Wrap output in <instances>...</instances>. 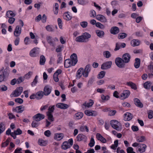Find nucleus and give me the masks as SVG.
<instances>
[{"mask_svg": "<svg viewBox=\"0 0 153 153\" xmlns=\"http://www.w3.org/2000/svg\"><path fill=\"white\" fill-rule=\"evenodd\" d=\"M24 107L20 105L16 107L15 108L13 109V111L17 113H21L24 111Z\"/></svg>", "mask_w": 153, "mask_h": 153, "instance_id": "ddd939ff", "label": "nucleus"}, {"mask_svg": "<svg viewBox=\"0 0 153 153\" xmlns=\"http://www.w3.org/2000/svg\"><path fill=\"white\" fill-rule=\"evenodd\" d=\"M84 39L85 41V42L88 41V39L90 38L91 37V35L88 33L85 32L82 34Z\"/></svg>", "mask_w": 153, "mask_h": 153, "instance_id": "bb28decb", "label": "nucleus"}, {"mask_svg": "<svg viewBox=\"0 0 153 153\" xmlns=\"http://www.w3.org/2000/svg\"><path fill=\"white\" fill-rule=\"evenodd\" d=\"M142 148H139L138 149V151L141 152H143L145 151V149L146 147V145L145 144H142Z\"/></svg>", "mask_w": 153, "mask_h": 153, "instance_id": "37998d69", "label": "nucleus"}, {"mask_svg": "<svg viewBox=\"0 0 153 153\" xmlns=\"http://www.w3.org/2000/svg\"><path fill=\"white\" fill-rule=\"evenodd\" d=\"M110 123L111 126L113 128L117 130L120 129V127L121 126V124L117 121L115 120H112L110 121Z\"/></svg>", "mask_w": 153, "mask_h": 153, "instance_id": "f257e3e1", "label": "nucleus"}, {"mask_svg": "<svg viewBox=\"0 0 153 153\" xmlns=\"http://www.w3.org/2000/svg\"><path fill=\"white\" fill-rule=\"evenodd\" d=\"M96 137L98 140L100 141L102 143H105L106 142V140L100 134L98 133H97L96 134Z\"/></svg>", "mask_w": 153, "mask_h": 153, "instance_id": "f3484780", "label": "nucleus"}, {"mask_svg": "<svg viewBox=\"0 0 153 153\" xmlns=\"http://www.w3.org/2000/svg\"><path fill=\"white\" fill-rule=\"evenodd\" d=\"M134 101L135 104L137 107L140 108H142L143 105V104L140 102V100L137 98L134 99Z\"/></svg>", "mask_w": 153, "mask_h": 153, "instance_id": "a211bd4d", "label": "nucleus"}, {"mask_svg": "<svg viewBox=\"0 0 153 153\" xmlns=\"http://www.w3.org/2000/svg\"><path fill=\"white\" fill-rule=\"evenodd\" d=\"M135 61L134 66L136 68H137L140 67V59L136 58L135 59Z\"/></svg>", "mask_w": 153, "mask_h": 153, "instance_id": "cd10ccee", "label": "nucleus"}, {"mask_svg": "<svg viewBox=\"0 0 153 153\" xmlns=\"http://www.w3.org/2000/svg\"><path fill=\"white\" fill-rule=\"evenodd\" d=\"M131 57V56L129 53H126L123 55L122 58L124 62L126 63L130 61Z\"/></svg>", "mask_w": 153, "mask_h": 153, "instance_id": "20e7f679", "label": "nucleus"}, {"mask_svg": "<svg viewBox=\"0 0 153 153\" xmlns=\"http://www.w3.org/2000/svg\"><path fill=\"white\" fill-rule=\"evenodd\" d=\"M76 138L77 141H79L82 140H85L87 138L85 136L82 134H79L77 136Z\"/></svg>", "mask_w": 153, "mask_h": 153, "instance_id": "6ab92c4d", "label": "nucleus"}, {"mask_svg": "<svg viewBox=\"0 0 153 153\" xmlns=\"http://www.w3.org/2000/svg\"><path fill=\"white\" fill-rule=\"evenodd\" d=\"M96 26L100 28L103 29L105 27L100 22H97L96 24Z\"/></svg>", "mask_w": 153, "mask_h": 153, "instance_id": "3c124183", "label": "nucleus"}, {"mask_svg": "<svg viewBox=\"0 0 153 153\" xmlns=\"http://www.w3.org/2000/svg\"><path fill=\"white\" fill-rule=\"evenodd\" d=\"M76 118L78 119H81L83 116V114L81 112H78L75 114Z\"/></svg>", "mask_w": 153, "mask_h": 153, "instance_id": "4c0bfd02", "label": "nucleus"}, {"mask_svg": "<svg viewBox=\"0 0 153 153\" xmlns=\"http://www.w3.org/2000/svg\"><path fill=\"white\" fill-rule=\"evenodd\" d=\"M43 92L42 91H40L37 92L36 95V98L37 99H40L42 98L43 96Z\"/></svg>", "mask_w": 153, "mask_h": 153, "instance_id": "a878e982", "label": "nucleus"}, {"mask_svg": "<svg viewBox=\"0 0 153 153\" xmlns=\"http://www.w3.org/2000/svg\"><path fill=\"white\" fill-rule=\"evenodd\" d=\"M101 97L102 99V100H108L109 98V96H105L103 94L102 95Z\"/></svg>", "mask_w": 153, "mask_h": 153, "instance_id": "0e129e2a", "label": "nucleus"}, {"mask_svg": "<svg viewBox=\"0 0 153 153\" xmlns=\"http://www.w3.org/2000/svg\"><path fill=\"white\" fill-rule=\"evenodd\" d=\"M71 57L72 65H74L77 62V55L76 54L74 53L71 56Z\"/></svg>", "mask_w": 153, "mask_h": 153, "instance_id": "9d476101", "label": "nucleus"}, {"mask_svg": "<svg viewBox=\"0 0 153 153\" xmlns=\"http://www.w3.org/2000/svg\"><path fill=\"white\" fill-rule=\"evenodd\" d=\"M32 74V72L31 71L29 72L27 74L25 75V77L27 79L29 78Z\"/></svg>", "mask_w": 153, "mask_h": 153, "instance_id": "052dcab7", "label": "nucleus"}, {"mask_svg": "<svg viewBox=\"0 0 153 153\" xmlns=\"http://www.w3.org/2000/svg\"><path fill=\"white\" fill-rule=\"evenodd\" d=\"M119 29L118 27H113L111 28L110 32L112 34H116L119 33Z\"/></svg>", "mask_w": 153, "mask_h": 153, "instance_id": "dca6fc26", "label": "nucleus"}, {"mask_svg": "<svg viewBox=\"0 0 153 153\" xmlns=\"http://www.w3.org/2000/svg\"><path fill=\"white\" fill-rule=\"evenodd\" d=\"M7 89V87L4 85H2L0 86V89L2 91H6Z\"/></svg>", "mask_w": 153, "mask_h": 153, "instance_id": "4d7b16f0", "label": "nucleus"}, {"mask_svg": "<svg viewBox=\"0 0 153 153\" xmlns=\"http://www.w3.org/2000/svg\"><path fill=\"white\" fill-rule=\"evenodd\" d=\"M21 28L19 27V26H17L14 31V35L16 36H19L21 33Z\"/></svg>", "mask_w": 153, "mask_h": 153, "instance_id": "2eb2a0df", "label": "nucleus"}, {"mask_svg": "<svg viewBox=\"0 0 153 153\" xmlns=\"http://www.w3.org/2000/svg\"><path fill=\"white\" fill-rule=\"evenodd\" d=\"M103 55L105 56L107 58H109L111 56L110 53L108 51H105L103 52Z\"/></svg>", "mask_w": 153, "mask_h": 153, "instance_id": "a18cd8bd", "label": "nucleus"}, {"mask_svg": "<svg viewBox=\"0 0 153 153\" xmlns=\"http://www.w3.org/2000/svg\"><path fill=\"white\" fill-rule=\"evenodd\" d=\"M31 126L32 127H36L38 126V124L35 121H33L31 124Z\"/></svg>", "mask_w": 153, "mask_h": 153, "instance_id": "774afa93", "label": "nucleus"}, {"mask_svg": "<svg viewBox=\"0 0 153 153\" xmlns=\"http://www.w3.org/2000/svg\"><path fill=\"white\" fill-rule=\"evenodd\" d=\"M36 49L34 48L31 50L30 51V56L32 57H34L36 56Z\"/></svg>", "mask_w": 153, "mask_h": 153, "instance_id": "79ce46f5", "label": "nucleus"}, {"mask_svg": "<svg viewBox=\"0 0 153 153\" xmlns=\"http://www.w3.org/2000/svg\"><path fill=\"white\" fill-rule=\"evenodd\" d=\"M130 93V91L129 90H125L123 91V93L122 95L120 96V98L122 99H124L128 97L129 96Z\"/></svg>", "mask_w": 153, "mask_h": 153, "instance_id": "1a4fd4ad", "label": "nucleus"}, {"mask_svg": "<svg viewBox=\"0 0 153 153\" xmlns=\"http://www.w3.org/2000/svg\"><path fill=\"white\" fill-rule=\"evenodd\" d=\"M68 12H66L64 13L63 15V17L64 19L66 20H69L71 19V16L68 13Z\"/></svg>", "mask_w": 153, "mask_h": 153, "instance_id": "b1692460", "label": "nucleus"}, {"mask_svg": "<svg viewBox=\"0 0 153 153\" xmlns=\"http://www.w3.org/2000/svg\"><path fill=\"white\" fill-rule=\"evenodd\" d=\"M90 100L91 102L88 103L85 102L83 103V105H84L85 107H90L91 106L94 104V102L91 100Z\"/></svg>", "mask_w": 153, "mask_h": 153, "instance_id": "c9c22d12", "label": "nucleus"}, {"mask_svg": "<svg viewBox=\"0 0 153 153\" xmlns=\"http://www.w3.org/2000/svg\"><path fill=\"white\" fill-rule=\"evenodd\" d=\"M8 71H7V70H5L3 72V75H2L4 79L8 76Z\"/></svg>", "mask_w": 153, "mask_h": 153, "instance_id": "de8ad7c7", "label": "nucleus"}, {"mask_svg": "<svg viewBox=\"0 0 153 153\" xmlns=\"http://www.w3.org/2000/svg\"><path fill=\"white\" fill-rule=\"evenodd\" d=\"M80 25L82 27L85 28L87 26L88 23L86 22H80Z\"/></svg>", "mask_w": 153, "mask_h": 153, "instance_id": "6e6d98bb", "label": "nucleus"}, {"mask_svg": "<svg viewBox=\"0 0 153 153\" xmlns=\"http://www.w3.org/2000/svg\"><path fill=\"white\" fill-rule=\"evenodd\" d=\"M90 65H87L85 67L84 71V72L82 73L83 76L86 77L88 76V74L91 71Z\"/></svg>", "mask_w": 153, "mask_h": 153, "instance_id": "0eeeda50", "label": "nucleus"}, {"mask_svg": "<svg viewBox=\"0 0 153 153\" xmlns=\"http://www.w3.org/2000/svg\"><path fill=\"white\" fill-rule=\"evenodd\" d=\"M124 119L126 120L129 121L132 118V116L131 114L129 113H126L124 114Z\"/></svg>", "mask_w": 153, "mask_h": 153, "instance_id": "412c9836", "label": "nucleus"}, {"mask_svg": "<svg viewBox=\"0 0 153 153\" xmlns=\"http://www.w3.org/2000/svg\"><path fill=\"white\" fill-rule=\"evenodd\" d=\"M148 117L149 119H152L153 117V111L150 110L148 113Z\"/></svg>", "mask_w": 153, "mask_h": 153, "instance_id": "13d9d810", "label": "nucleus"}, {"mask_svg": "<svg viewBox=\"0 0 153 153\" xmlns=\"http://www.w3.org/2000/svg\"><path fill=\"white\" fill-rule=\"evenodd\" d=\"M105 72L104 71L100 72L98 74V78L99 79H101L103 78L105 75Z\"/></svg>", "mask_w": 153, "mask_h": 153, "instance_id": "49530a36", "label": "nucleus"}, {"mask_svg": "<svg viewBox=\"0 0 153 153\" xmlns=\"http://www.w3.org/2000/svg\"><path fill=\"white\" fill-rule=\"evenodd\" d=\"M72 65L71 60L70 59H67L65 60L64 66L65 68H68Z\"/></svg>", "mask_w": 153, "mask_h": 153, "instance_id": "aec40b11", "label": "nucleus"}, {"mask_svg": "<svg viewBox=\"0 0 153 153\" xmlns=\"http://www.w3.org/2000/svg\"><path fill=\"white\" fill-rule=\"evenodd\" d=\"M93 112H94V111H91L89 110H86L85 111V114L88 116H94V115Z\"/></svg>", "mask_w": 153, "mask_h": 153, "instance_id": "ea45409f", "label": "nucleus"}, {"mask_svg": "<svg viewBox=\"0 0 153 153\" xmlns=\"http://www.w3.org/2000/svg\"><path fill=\"white\" fill-rule=\"evenodd\" d=\"M152 84L151 82L147 81L144 83V87L146 89H149L150 88V87Z\"/></svg>", "mask_w": 153, "mask_h": 153, "instance_id": "2f4dec72", "label": "nucleus"}, {"mask_svg": "<svg viewBox=\"0 0 153 153\" xmlns=\"http://www.w3.org/2000/svg\"><path fill=\"white\" fill-rule=\"evenodd\" d=\"M115 63L117 66L120 68H124L126 63L122 58L120 57H117L116 58Z\"/></svg>", "mask_w": 153, "mask_h": 153, "instance_id": "f03ea898", "label": "nucleus"}, {"mask_svg": "<svg viewBox=\"0 0 153 153\" xmlns=\"http://www.w3.org/2000/svg\"><path fill=\"white\" fill-rule=\"evenodd\" d=\"M84 72L83 69L82 68H80L77 71L76 75V79H79L82 75V73Z\"/></svg>", "mask_w": 153, "mask_h": 153, "instance_id": "4468645a", "label": "nucleus"}, {"mask_svg": "<svg viewBox=\"0 0 153 153\" xmlns=\"http://www.w3.org/2000/svg\"><path fill=\"white\" fill-rule=\"evenodd\" d=\"M95 143L94 141L93 137H91L90 143H89V146L90 147H92L94 145Z\"/></svg>", "mask_w": 153, "mask_h": 153, "instance_id": "8fccbe9b", "label": "nucleus"}, {"mask_svg": "<svg viewBox=\"0 0 153 153\" xmlns=\"http://www.w3.org/2000/svg\"><path fill=\"white\" fill-rule=\"evenodd\" d=\"M45 62V57L43 55H42L40 58V64L41 65H44Z\"/></svg>", "mask_w": 153, "mask_h": 153, "instance_id": "7c9ffc66", "label": "nucleus"}, {"mask_svg": "<svg viewBox=\"0 0 153 153\" xmlns=\"http://www.w3.org/2000/svg\"><path fill=\"white\" fill-rule=\"evenodd\" d=\"M133 46L138 45L140 43V41L137 39H133L131 42Z\"/></svg>", "mask_w": 153, "mask_h": 153, "instance_id": "473e14b6", "label": "nucleus"}, {"mask_svg": "<svg viewBox=\"0 0 153 153\" xmlns=\"http://www.w3.org/2000/svg\"><path fill=\"white\" fill-rule=\"evenodd\" d=\"M46 29L48 31H49L52 32L53 31V28L49 25L46 26Z\"/></svg>", "mask_w": 153, "mask_h": 153, "instance_id": "338daca9", "label": "nucleus"}, {"mask_svg": "<svg viewBox=\"0 0 153 153\" xmlns=\"http://www.w3.org/2000/svg\"><path fill=\"white\" fill-rule=\"evenodd\" d=\"M75 41L78 42H85V41L83 38V35L76 37L75 39Z\"/></svg>", "mask_w": 153, "mask_h": 153, "instance_id": "393cba45", "label": "nucleus"}, {"mask_svg": "<svg viewBox=\"0 0 153 153\" xmlns=\"http://www.w3.org/2000/svg\"><path fill=\"white\" fill-rule=\"evenodd\" d=\"M38 144L42 146H45V141L41 139H39L38 141Z\"/></svg>", "mask_w": 153, "mask_h": 153, "instance_id": "bf43d9fd", "label": "nucleus"}, {"mask_svg": "<svg viewBox=\"0 0 153 153\" xmlns=\"http://www.w3.org/2000/svg\"><path fill=\"white\" fill-rule=\"evenodd\" d=\"M116 110H110L109 111L108 113V115L109 116H114V115L116 113Z\"/></svg>", "mask_w": 153, "mask_h": 153, "instance_id": "5fc2aeb1", "label": "nucleus"}, {"mask_svg": "<svg viewBox=\"0 0 153 153\" xmlns=\"http://www.w3.org/2000/svg\"><path fill=\"white\" fill-rule=\"evenodd\" d=\"M127 35L125 33H120L118 35V38L119 39H123L127 36Z\"/></svg>", "mask_w": 153, "mask_h": 153, "instance_id": "58836bf2", "label": "nucleus"}, {"mask_svg": "<svg viewBox=\"0 0 153 153\" xmlns=\"http://www.w3.org/2000/svg\"><path fill=\"white\" fill-rule=\"evenodd\" d=\"M137 141L139 142H142L146 140L145 137L144 136H141L137 137Z\"/></svg>", "mask_w": 153, "mask_h": 153, "instance_id": "72a5a7b5", "label": "nucleus"}, {"mask_svg": "<svg viewBox=\"0 0 153 153\" xmlns=\"http://www.w3.org/2000/svg\"><path fill=\"white\" fill-rule=\"evenodd\" d=\"M118 140H115L114 142V144H113L111 146V148L114 150H115L118 145Z\"/></svg>", "mask_w": 153, "mask_h": 153, "instance_id": "e433bc0d", "label": "nucleus"}, {"mask_svg": "<svg viewBox=\"0 0 153 153\" xmlns=\"http://www.w3.org/2000/svg\"><path fill=\"white\" fill-rule=\"evenodd\" d=\"M126 85L131 87V88L133 89L136 90L137 89L135 84L131 82H127Z\"/></svg>", "mask_w": 153, "mask_h": 153, "instance_id": "c756f323", "label": "nucleus"}, {"mask_svg": "<svg viewBox=\"0 0 153 153\" xmlns=\"http://www.w3.org/2000/svg\"><path fill=\"white\" fill-rule=\"evenodd\" d=\"M9 18L8 22L10 24H12L15 21V19L13 17H8Z\"/></svg>", "mask_w": 153, "mask_h": 153, "instance_id": "680f3d73", "label": "nucleus"}, {"mask_svg": "<svg viewBox=\"0 0 153 153\" xmlns=\"http://www.w3.org/2000/svg\"><path fill=\"white\" fill-rule=\"evenodd\" d=\"M15 102L20 104L22 103L23 102V100L20 98H18L15 99Z\"/></svg>", "mask_w": 153, "mask_h": 153, "instance_id": "e2e57ef3", "label": "nucleus"}, {"mask_svg": "<svg viewBox=\"0 0 153 153\" xmlns=\"http://www.w3.org/2000/svg\"><path fill=\"white\" fill-rule=\"evenodd\" d=\"M96 33L98 36L101 37L103 36L104 33L103 31L97 30L96 31Z\"/></svg>", "mask_w": 153, "mask_h": 153, "instance_id": "f704fd0d", "label": "nucleus"}, {"mask_svg": "<svg viewBox=\"0 0 153 153\" xmlns=\"http://www.w3.org/2000/svg\"><path fill=\"white\" fill-rule=\"evenodd\" d=\"M14 132L16 135H20L22 134V131L20 128H18L16 130L14 131Z\"/></svg>", "mask_w": 153, "mask_h": 153, "instance_id": "864d4df0", "label": "nucleus"}, {"mask_svg": "<svg viewBox=\"0 0 153 153\" xmlns=\"http://www.w3.org/2000/svg\"><path fill=\"white\" fill-rule=\"evenodd\" d=\"M71 147V146L68 144V143L67 141L64 142L62 145V149L65 150Z\"/></svg>", "mask_w": 153, "mask_h": 153, "instance_id": "5701e85b", "label": "nucleus"}, {"mask_svg": "<svg viewBox=\"0 0 153 153\" xmlns=\"http://www.w3.org/2000/svg\"><path fill=\"white\" fill-rule=\"evenodd\" d=\"M33 118L35 121L38 122L41 120L44 119L45 118V116L42 114L38 113L34 116Z\"/></svg>", "mask_w": 153, "mask_h": 153, "instance_id": "39448f33", "label": "nucleus"}, {"mask_svg": "<svg viewBox=\"0 0 153 153\" xmlns=\"http://www.w3.org/2000/svg\"><path fill=\"white\" fill-rule=\"evenodd\" d=\"M54 106L53 105L52 106H50L48 109V111H47V113L48 114V113H52L54 111Z\"/></svg>", "mask_w": 153, "mask_h": 153, "instance_id": "c03bdc74", "label": "nucleus"}, {"mask_svg": "<svg viewBox=\"0 0 153 153\" xmlns=\"http://www.w3.org/2000/svg\"><path fill=\"white\" fill-rule=\"evenodd\" d=\"M63 134L62 133L56 134L54 137V139L57 140H60L63 138Z\"/></svg>", "mask_w": 153, "mask_h": 153, "instance_id": "4be33fe9", "label": "nucleus"}, {"mask_svg": "<svg viewBox=\"0 0 153 153\" xmlns=\"http://www.w3.org/2000/svg\"><path fill=\"white\" fill-rule=\"evenodd\" d=\"M126 150L127 153H135V152L133 151V148L131 147H128Z\"/></svg>", "mask_w": 153, "mask_h": 153, "instance_id": "603ef678", "label": "nucleus"}, {"mask_svg": "<svg viewBox=\"0 0 153 153\" xmlns=\"http://www.w3.org/2000/svg\"><path fill=\"white\" fill-rule=\"evenodd\" d=\"M96 19L97 20L100 21L101 22H107V20L106 18L103 15L98 14L96 16Z\"/></svg>", "mask_w": 153, "mask_h": 153, "instance_id": "6e6552de", "label": "nucleus"}, {"mask_svg": "<svg viewBox=\"0 0 153 153\" xmlns=\"http://www.w3.org/2000/svg\"><path fill=\"white\" fill-rule=\"evenodd\" d=\"M56 106L58 108L65 109L68 108L69 106L67 104H64L63 103H59L56 104Z\"/></svg>", "mask_w": 153, "mask_h": 153, "instance_id": "9b49d317", "label": "nucleus"}, {"mask_svg": "<svg viewBox=\"0 0 153 153\" xmlns=\"http://www.w3.org/2000/svg\"><path fill=\"white\" fill-rule=\"evenodd\" d=\"M47 115L48 117V119L51 121H53L54 120V118L51 113H47Z\"/></svg>", "mask_w": 153, "mask_h": 153, "instance_id": "a19ab883", "label": "nucleus"}, {"mask_svg": "<svg viewBox=\"0 0 153 153\" xmlns=\"http://www.w3.org/2000/svg\"><path fill=\"white\" fill-rule=\"evenodd\" d=\"M112 65L111 61L103 63L101 66V68L102 70H106L110 68Z\"/></svg>", "mask_w": 153, "mask_h": 153, "instance_id": "423d86ee", "label": "nucleus"}, {"mask_svg": "<svg viewBox=\"0 0 153 153\" xmlns=\"http://www.w3.org/2000/svg\"><path fill=\"white\" fill-rule=\"evenodd\" d=\"M23 91V87H19L17 88L12 94L14 97H17L20 95Z\"/></svg>", "mask_w": 153, "mask_h": 153, "instance_id": "7ed1b4c3", "label": "nucleus"}, {"mask_svg": "<svg viewBox=\"0 0 153 153\" xmlns=\"http://www.w3.org/2000/svg\"><path fill=\"white\" fill-rule=\"evenodd\" d=\"M16 14L11 10L8 11L7 12L6 16L7 17H14Z\"/></svg>", "mask_w": 153, "mask_h": 153, "instance_id": "c85d7f7f", "label": "nucleus"}, {"mask_svg": "<svg viewBox=\"0 0 153 153\" xmlns=\"http://www.w3.org/2000/svg\"><path fill=\"white\" fill-rule=\"evenodd\" d=\"M51 37L50 36H48L47 37V40L48 42L51 45L53 44V42L52 40Z\"/></svg>", "mask_w": 153, "mask_h": 153, "instance_id": "09e8293b", "label": "nucleus"}, {"mask_svg": "<svg viewBox=\"0 0 153 153\" xmlns=\"http://www.w3.org/2000/svg\"><path fill=\"white\" fill-rule=\"evenodd\" d=\"M51 89L48 86H45L43 90L44 95L45 96H48L51 93Z\"/></svg>", "mask_w": 153, "mask_h": 153, "instance_id": "f8f14e48", "label": "nucleus"}, {"mask_svg": "<svg viewBox=\"0 0 153 153\" xmlns=\"http://www.w3.org/2000/svg\"><path fill=\"white\" fill-rule=\"evenodd\" d=\"M57 21L59 27L61 29L62 27V21L60 18H59L58 19Z\"/></svg>", "mask_w": 153, "mask_h": 153, "instance_id": "69168bd1", "label": "nucleus"}]
</instances>
